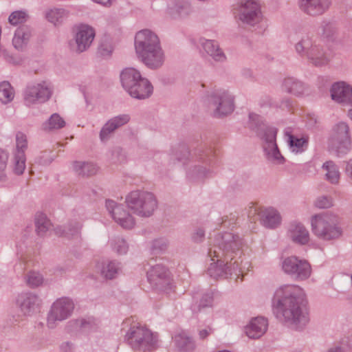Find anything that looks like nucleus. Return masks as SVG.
Returning a JSON list of instances; mask_svg holds the SVG:
<instances>
[{
  "label": "nucleus",
  "instance_id": "nucleus-59",
  "mask_svg": "<svg viewBox=\"0 0 352 352\" xmlns=\"http://www.w3.org/2000/svg\"><path fill=\"white\" fill-rule=\"evenodd\" d=\"M145 270L146 271V274H147V278H148V280L150 282V283H152L153 280V270H152V267H151V269H148L146 268V267L145 266Z\"/></svg>",
  "mask_w": 352,
  "mask_h": 352
},
{
  "label": "nucleus",
  "instance_id": "nucleus-30",
  "mask_svg": "<svg viewBox=\"0 0 352 352\" xmlns=\"http://www.w3.org/2000/svg\"><path fill=\"white\" fill-rule=\"evenodd\" d=\"M280 216L278 212L273 208H265L261 213V223L266 228H274L280 223Z\"/></svg>",
  "mask_w": 352,
  "mask_h": 352
},
{
  "label": "nucleus",
  "instance_id": "nucleus-10",
  "mask_svg": "<svg viewBox=\"0 0 352 352\" xmlns=\"http://www.w3.org/2000/svg\"><path fill=\"white\" fill-rule=\"evenodd\" d=\"M135 50L138 57L148 67L154 66V34L151 30H143L135 36Z\"/></svg>",
  "mask_w": 352,
  "mask_h": 352
},
{
  "label": "nucleus",
  "instance_id": "nucleus-1",
  "mask_svg": "<svg viewBox=\"0 0 352 352\" xmlns=\"http://www.w3.org/2000/svg\"><path fill=\"white\" fill-rule=\"evenodd\" d=\"M276 318L295 329H303L309 322L305 294L296 285H283L278 287L272 300Z\"/></svg>",
  "mask_w": 352,
  "mask_h": 352
},
{
  "label": "nucleus",
  "instance_id": "nucleus-13",
  "mask_svg": "<svg viewBox=\"0 0 352 352\" xmlns=\"http://www.w3.org/2000/svg\"><path fill=\"white\" fill-rule=\"evenodd\" d=\"M175 288L173 276L169 269L163 264L155 265V293L168 295Z\"/></svg>",
  "mask_w": 352,
  "mask_h": 352
},
{
  "label": "nucleus",
  "instance_id": "nucleus-39",
  "mask_svg": "<svg viewBox=\"0 0 352 352\" xmlns=\"http://www.w3.org/2000/svg\"><path fill=\"white\" fill-rule=\"evenodd\" d=\"M74 168L78 174L87 176L94 175L98 170L94 164L80 162H75Z\"/></svg>",
  "mask_w": 352,
  "mask_h": 352
},
{
  "label": "nucleus",
  "instance_id": "nucleus-40",
  "mask_svg": "<svg viewBox=\"0 0 352 352\" xmlns=\"http://www.w3.org/2000/svg\"><path fill=\"white\" fill-rule=\"evenodd\" d=\"M13 171L17 175L23 173L25 168V155L24 153H14L12 160Z\"/></svg>",
  "mask_w": 352,
  "mask_h": 352
},
{
  "label": "nucleus",
  "instance_id": "nucleus-58",
  "mask_svg": "<svg viewBox=\"0 0 352 352\" xmlns=\"http://www.w3.org/2000/svg\"><path fill=\"white\" fill-rule=\"evenodd\" d=\"M120 243V245L119 248L117 250L118 252L119 253H120V254L125 253L126 252V250H127V247H126L125 241H121Z\"/></svg>",
  "mask_w": 352,
  "mask_h": 352
},
{
  "label": "nucleus",
  "instance_id": "nucleus-19",
  "mask_svg": "<svg viewBox=\"0 0 352 352\" xmlns=\"http://www.w3.org/2000/svg\"><path fill=\"white\" fill-rule=\"evenodd\" d=\"M106 206L115 221L122 227L127 229H131L133 227L135 224L134 219L124 210L123 206L118 205L113 200L107 201Z\"/></svg>",
  "mask_w": 352,
  "mask_h": 352
},
{
  "label": "nucleus",
  "instance_id": "nucleus-46",
  "mask_svg": "<svg viewBox=\"0 0 352 352\" xmlns=\"http://www.w3.org/2000/svg\"><path fill=\"white\" fill-rule=\"evenodd\" d=\"M169 246V241L165 237L155 239V254H163L166 252Z\"/></svg>",
  "mask_w": 352,
  "mask_h": 352
},
{
  "label": "nucleus",
  "instance_id": "nucleus-12",
  "mask_svg": "<svg viewBox=\"0 0 352 352\" xmlns=\"http://www.w3.org/2000/svg\"><path fill=\"white\" fill-rule=\"evenodd\" d=\"M248 126L263 140V146L276 144L277 129L265 126L262 118L258 114L250 113Z\"/></svg>",
  "mask_w": 352,
  "mask_h": 352
},
{
  "label": "nucleus",
  "instance_id": "nucleus-57",
  "mask_svg": "<svg viewBox=\"0 0 352 352\" xmlns=\"http://www.w3.org/2000/svg\"><path fill=\"white\" fill-rule=\"evenodd\" d=\"M212 332V329L211 328H207L202 330H200L199 332V336L200 339H205Z\"/></svg>",
  "mask_w": 352,
  "mask_h": 352
},
{
  "label": "nucleus",
  "instance_id": "nucleus-43",
  "mask_svg": "<svg viewBox=\"0 0 352 352\" xmlns=\"http://www.w3.org/2000/svg\"><path fill=\"white\" fill-rule=\"evenodd\" d=\"M333 201L331 197L320 195L314 201V206L318 209H327L333 206Z\"/></svg>",
  "mask_w": 352,
  "mask_h": 352
},
{
  "label": "nucleus",
  "instance_id": "nucleus-45",
  "mask_svg": "<svg viewBox=\"0 0 352 352\" xmlns=\"http://www.w3.org/2000/svg\"><path fill=\"white\" fill-rule=\"evenodd\" d=\"M65 121L59 116V115L55 113L53 114L49 120L48 123L46 125V129H60L65 126Z\"/></svg>",
  "mask_w": 352,
  "mask_h": 352
},
{
  "label": "nucleus",
  "instance_id": "nucleus-33",
  "mask_svg": "<svg viewBox=\"0 0 352 352\" xmlns=\"http://www.w3.org/2000/svg\"><path fill=\"white\" fill-rule=\"evenodd\" d=\"M17 302L19 304L22 311L25 314H30L32 311H34L38 305V300L36 296L33 295L21 296Z\"/></svg>",
  "mask_w": 352,
  "mask_h": 352
},
{
  "label": "nucleus",
  "instance_id": "nucleus-55",
  "mask_svg": "<svg viewBox=\"0 0 352 352\" xmlns=\"http://www.w3.org/2000/svg\"><path fill=\"white\" fill-rule=\"evenodd\" d=\"M345 174L352 182V158L346 162Z\"/></svg>",
  "mask_w": 352,
  "mask_h": 352
},
{
  "label": "nucleus",
  "instance_id": "nucleus-4",
  "mask_svg": "<svg viewBox=\"0 0 352 352\" xmlns=\"http://www.w3.org/2000/svg\"><path fill=\"white\" fill-rule=\"evenodd\" d=\"M313 234L319 240L333 242L339 240L344 233L340 219L331 212H322L313 215L310 219Z\"/></svg>",
  "mask_w": 352,
  "mask_h": 352
},
{
  "label": "nucleus",
  "instance_id": "nucleus-36",
  "mask_svg": "<svg viewBox=\"0 0 352 352\" xmlns=\"http://www.w3.org/2000/svg\"><path fill=\"white\" fill-rule=\"evenodd\" d=\"M171 160L173 161V163H175L177 161L182 163L184 166L187 165L190 162L189 149L185 146H182L175 149L172 154Z\"/></svg>",
  "mask_w": 352,
  "mask_h": 352
},
{
  "label": "nucleus",
  "instance_id": "nucleus-47",
  "mask_svg": "<svg viewBox=\"0 0 352 352\" xmlns=\"http://www.w3.org/2000/svg\"><path fill=\"white\" fill-rule=\"evenodd\" d=\"M27 14L22 11H16L12 12L9 16V22L12 25H17L19 23L25 21Z\"/></svg>",
  "mask_w": 352,
  "mask_h": 352
},
{
  "label": "nucleus",
  "instance_id": "nucleus-35",
  "mask_svg": "<svg viewBox=\"0 0 352 352\" xmlns=\"http://www.w3.org/2000/svg\"><path fill=\"white\" fill-rule=\"evenodd\" d=\"M30 38V32L24 28H20L15 32L12 39V44L17 50L23 49L27 44Z\"/></svg>",
  "mask_w": 352,
  "mask_h": 352
},
{
  "label": "nucleus",
  "instance_id": "nucleus-52",
  "mask_svg": "<svg viewBox=\"0 0 352 352\" xmlns=\"http://www.w3.org/2000/svg\"><path fill=\"white\" fill-rule=\"evenodd\" d=\"M213 296L212 293H206L203 295L200 301V306L202 307H210L212 305Z\"/></svg>",
  "mask_w": 352,
  "mask_h": 352
},
{
  "label": "nucleus",
  "instance_id": "nucleus-8",
  "mask_svg": "<svg viewBox=\"0 0 352 352\" xmlns=\"http://www.w3.org/2000/svg\"><path fill=\"white\" fill-rule=\"evenodd\" d=\"M207 102L212 110V115L221 118L230 114L234 109V97L227 90L215 89L207 96Z\"/></svg>",
  "mask_w": 352,
  "mask_h": 352
},
{
  "label": "nucleus",
  "instance_id": "nucleus-51",
  "mask_svg": "<svg viewBox=\"0 0 352 352\" xmlns=\"http://www.w3.org/2000/svg\"><path fill=\"white\" fill-rule=\"evenodd\" d=\"M192 240L195 243H201L205 238V230L201 228L195 230L192 234Z\"/></svg>",
  "mask_w": 352,
  "mask_h": 352
},
{
  "label": "nucleus",
  "instance_id": "nucleus-27",
  "mask_svg": "<svg viewBox=\"0 0 352 352\" xmlns=\"http://www.w3.org/2000/svg\"><path fill=\"white\" fill-rule=\"evenodd\" d=\"M176 347L180 352H192L195 349V342L188 334L181 331L173 338Z\"/></svg>",
  "mask_w": 352,
  "mask_h": 352
},
{
  "label": "nucleus",
  "instance_id": "nucleus-29",
  "mask_svg": "<svg viewBox=\"0 0 352 352\" xmlns=\"http://www.w3.org/2000/svg\"><path fill=\"white\" fill-rule=\"evenodd\" d=\"M129 120V117L127 115H122L115 117L114 118L109 120L106 123L100 131V136L101 140L104 141L106 140L111 132H113L118 127L127 123Z\"/></svg>",
  "mask_w": 352,
  "mask_h": 352
},
{
  "label": "nucleus",
  "instance_id": "nucleus-61",
  "mask_svg": "<svg viewBox=\"0 0 352 352\" xmlns=\"http://www.w3.org/2000/svg\"><path fill=\"white\" fill-rule=\"evenodd\" d=\"M347 116L352 122V109L348 111Z\"/></svg>",
  "mask_w": 352,
  "mask_h": 352
},
{
  "label": "nucleus",
  "instance_id": "nucleus-49",
  "mask_svg": "<svg viewBox=\"0 0 352 352\" xmlns=\"http://www.w3.org/2000/svg\"><path fill=\"white\" fill-rule=\"evenodd\" d=\"M264 209L265 208H262L257 205L252 204L249 207L248 217L254 221L257 219V218L261 221V213Z\"/></svg>",
  "mask_w": 352,
  "mask_h": 352
},
{
  "label": "nucleus",
  "instance_id": "nucleus-6",
  "mask_svg": "<svg viewBox=\"0 0 352 352\" xmlns=\"http://www.w3.org/2000/svg\"><path fill=\"white\" fill-rule=\"evenodd\" d=\"M328 148L339 157L346 155L352 149V137L346 122H340L333 127Z\"/></svg>",
  "mask_w": 352,
  "mask_h": 352
},
{
  "label": "nucleus",
  "instance_id": "nucleus-38",
  "mask_svg": "<svg viewBox=\"0 0 352 352\" xmlns=\"http://www.w3.org/2000/svg\"><path fill=\"white\" fill-rule=\"evenodd\" d=\"M14 97V91L8 82L0 83V101L3 104L11 102Z\"/></svg>",
  "mask_w": 352,
  "mask_h": 352
},
{
  "label": "nucleus",
  "instance_id": "nucleus-5",
  "mask_svg": "<svg viewBox=\"0 0 352 352\" xmlns=\"http://www.w3.org/2000/svg\"><path fill=\"white\" fill-rule=\"evenodd\" d=\"M261 0H239L233 9L236 20L241 23L256 27L264 20Z\"/></svg>",
  "mask_w": 352,
  "mask_h": 352
},
{
  "label": "nucleus",
  "instance_id": "nucleus-11",
  "mask_svg": "<svg viewBox=\"0 0 352 352\" xmlns=\"http://www.w3.org/2000/svg\"><path fill=\"white\" fill-rule=\"evenodd\" d=\"M283 272L296 280H305L311 274V267L305 259H301L296 256L283 258L280 262Z\"/></svg>",
  "mask_w": 352,
  "mask_h": 352
},
{
  "label": "nucleus",
  "instance_id": "nucleus-9",
  "mask_svg": "<svg viewBox=\"0 0 352 352\" xmlns=\"http://www.w3.org/2000/svg\"><path fill=\"white\" fill-rule=\"evenodd\" d=\"M153 199L152 193L135 190L126 196L125 203L127 208L135 214L141 217H148L154 211Z\"/></svg>",
  "mask_w": 352,
  "mask_h": 352
},
{
  "label": "nucleus",
  "instance_id": "nucleus-20",
  "mask_svg": "<svg viewBox=\"0 0 352 352\" xmlns=\"http://www.w3.org/2000/svg\"><path fill=\"white\" fill-rule=\"evenodd\" d=\"M95 37L94 30L87 25H80L76 30V51L82 52L91 45Z\"/></svg>",
  "mask_w": 352,
  "mask_h": 352
},
{
  "label": "nucleus",
  "instance_id": "nucleus-15",
  "mask_svg": "<svg viewBox=\"0 0 352 352\" xmlns=\"http://www.w3.org/2000/svg\"><path fill=\"white\" fill-rule=\"evenodd\" d=\"M52 95V87L49 82L43 81L28 88L25 100L28 104L36 102H45Z\"/></svg>",
  "mask_w": 352,
  "mask_h": 352
},
{
  "label": "nucleus",
  "instance_id": "nucleus-2",
  "mask_svg": "<svg viewBox=\"0 0 352 352\" xmlns=\"http://www.w3.org/2000/svg\"><path fill=\"white\" fill-rule=\"evenodd\" d=\"M243 245V239L233 232L217 234L210 247L208 256L211 263L208 272L214 278L227 277L239 268L238 256Z\"/></svg>",
  "mask_w": 352,
  "mask_h": 352
},
{
  "label": "nucleus",
  "instance_id": "nucleus-37",
  "mask_svg": "<svg viewBox=\"0 0 352 352\" xmlns=\"http://www.w3.org/2000/svg\"><path fill=\"white\" fill-rule=\"evenodd\" d=\"M67 15V12L62 8H51L45 14L46 19L54 25L60 23Z\"/></svg>",
  "mask_w": 352,
  "mask_h": 352
},
{
  "label": "nucleus",
  "instance_id": "nucleus-32",
  "mask_svg": "<svg viewBox=\"0 0 352 352\" xmlns=\"http://www.w3.org/2000/svg\"><path fill=\"white\" fill-rule=\"evenodd\" d=\"M263 148L264 155L268 161L277 165L284 164L285 158L281 155L277 144L266 145L263 146Z\"/></svg>",
  "mask_w": 352,
  "mask_h": 352
},
{
  "label": "nucleus",
  "instance_id": "nucleus-17",
  "mask_svg": "<svg viewBox=\"0 0 352 352\" xmlns=\"http://www.w3.org/2000/svg\"><path fill=\"white\" fill-rule=\"evenodd\" d=\"M331 98L334 102L352 106V87L344 81L334 82L329 89Z\"/></svg>",
  "mask_w": 352,
  "mask_h": 352
},
{
  "label": "nucleus",
  "instance_id": "nucleus-3",
  "mask_svg": "<svg viewBox=\"0 0 352 352\" xmlns=\"http://www.w3.org/2000/svg\"><path fill=\"white\" fill-rule=\"evenodd\" d=\"M296 34L298 40L294 44V51L298 56L318 67L329 63V58L325 48L317 41L309 28L298 27L296 29Z\"/></svg>",
  "mask_w": 352,
  "mask_h": 352
},
{
  "label": "nucleus",
  "instance_id": "nucleus-50",
  "mask_svg": "<svg viewBox=\"0 0 352 352\" xmlns=\"http://www.w3.org/2000/svg\"><path fill=\"white\" fill-rule=\"evenodd\" d=\"M27 283L30 286L36 287L43 283V278L38 273L31 272L28 276Z\"/></svg>",
  "mask_w": 352,
  "mask_h": 352
},
{
  "label": "nucleus",
  "instance_id": "nucleus-7",
  "mask_svg": "<svg viewBox=\"0 0 352 352\" xmlns=\"http://www.w3.org/2000/svg\"><path fill=\"white\" fill-rule=\"evenodd\" d=\"M131 325L125 339L128 344L135 349L147 350L152 346L153 334L145 325L134 321L133 319H127L124 322V326Z\"/></svg>",
  "mask_w": 352,
  "mask_h": 352
},
{
  "label": "nucleus",
  "instance_id": "nucleus-22",
  "mask_svg": "<svg viewBox=\"0 0 352 352\" xmlns=\"http://www.w3.org/2000/svg\"><path fill=\"white\" fill-rule=\"evenodd\" d=\"M268 322L263 317L252 318L245 327V332L250 338L256 339L261 337L267 331Z\"/></svg>",
  "mask_w": 352,
  "mask_h": 352
},
{
  "label": "nucleus",
  "instance_id": "nucleus-54",
  "mask_svg": "<svg viewBox=\"0 0 352 352\" xmlns=\"http://www.w3.org/2000/svg\"><path fill=\"white\" fill-rule=\"evenodd\" d=\"M8 159V153L5 151L0 149V171L6 168Z\"/></svg>",
  "mask_w": 352,
  "mask_h": 352
},
{
  "label": "nucleus",
  "instance_id": "nucleus-63",
  "mask_svg": "<svg viewBox=\"0 0 352 352\" xmlns=\"http://www.w3.org/2000/svg\"><path fill=\"white\" fill-rule=\"evenodd\" d=\"M12 63H13L14 64H17V63H19V62H16V61H12Z\"/></svg>",
  "mask_w": 352,
  "mask_h": 352
},
{
  "label": "nucleus",
  "instance_id": "nucleus-56",
  "mask_svg": "<svg viewBox=\"0 0 352 352\" xmlns=\"http://www.w3.org/2000/svg\"><path fill=\"white\" fill-rule=\"evenodd\" d=\"M234 220V217L230 219L228 218V217H225L222 219L221 224L224 228H229L234 223L233 221Z\"/></svg>",
  "mask_w": 352,
  "mask_h": 352
},
{
  "label": "nucleus",
  "instance_id": "nucleus-16",
  "mask_svg": "<svg viewBox=\"0 0 352 352\" xmlns=\"http://www.w3.org/2000/svg\"><path fill=\"white\" fill-rule=\"evenodd\" d=\"M74 309L72 302L67 298L58 299L52 305L51 311L49 314L47 322L49 325H52L56 320H63L66 319Z\"/></svg>",
  "mask_w": 352,
  "mask_h": 352
},
{
  "label": "nucleus",
  "instance_id": "nucleus-28",
  "mask_svg": "<svg viewBox=\"0 0 352 352\" xmlns=\"http://www.w3.org/2000/svg\"><path fill=\"white\" fill-rule=\"evenodd\" d=\"M285 134L287 137V143L292 152L296 154L300 153L307 148L309 141L307 136L298 138L293 135L288 129L285 130Z\"/></svg>",
  "mask_w": 352,
  "mask_h": 352
},
{
  "label": "nucleus",
  "instance_id": "nucleus-23",
  "mask_svg": "<svg viewBox=\"0 0 352 352\" xmlns=\"http://www.w3.org/2000/svg\"><path fill=\"white\" fill-rule=\"evenodd\" d=\"M283 89L289 94L296 96L309 94V87L300 80L294 77L285 78L283 82Z\"/></svg>",
  "mask_w": 352,
  "mask_h": 352
},
{
  "label": "nucleus",
  "instance_id": "nucleus-18",
  "mask_svg": "<svg viewBox=\"0 0 352 352\" xmlns=\"http://www.w3.org/2000/svg\"><path fill=\"white\" fill-rule=\"evenodd\" d=\"M167 14L174 19H184L191 15L193 12L189 0H168Z\"/></svg>",
  "mask_w": 352,
  "mask_h": 352
},
{
  "label": "nucleus",
  "instance_id": "nucleus-31",
  "mask_svg": "<svg viewBox=\"0 0 352 352\" xmlns=\"http://www.w3.org/2000/svg\"><path fill=\"white\" fill-rule=\"evenodd\" d=\"M324 179L331 184H338L340 179L339 167L332 161H327L322 166Z\"/></svg>",
  "mask_w": 352,
  "mask_h": 352
},
{
  "label": "nucleus",
  "instance_id": "nucleus-14",
  "mask_svg": "<svg viewBox=\"0 0 352 352\" xmlns=\"http://www.w3.org/2000/svg\"><path fill=\"white\" fill-rule=\"evenodd\" d=\"M331 0H298L299 10L309 16H318L324 14L330 8Z\"/></svg>",
  "mask_w": 352,
  "mask_h": 352
},
{
  "label": "nucleus",
  "instance_id": "nucleus-21",
  "mask_svg": "<svg viewBox=\"0 0 352 352\" xmlns=\"http://www.w3.org/2000/svg\"><path fill=\"white\" fill-rule=\"evenodd\" d=\"M142 77L138 70L133 67H128L121 72L120 82L122 87L129 95L138 96V91L134 87Z\"/></svg>",
  "mask_w": 352,
  "mask_h": 352
},
{
  "label": "nucleus",
  "instance_id": "nucleus-41",
  "mask_svg": "<svg viewBox=\"0 0 352 352\" xmlns=\"http://www.w3.org/2000/svg\"><path fill=\"white\" fill-rule=\"evenodd\" d=\"M97 268L101 270L102 275L106 278H113L118 272V268L114 263H109L105 265H97Z\"/></svg>",
  "mask_w": 352,
  "mask_h": 352
},
{
  "label": "nucleus",
  "instance_id": "nucleus-24",
  "mask_svg": "<svg viewBox=\"0 0 352 352\" xmlns=\"http://www.w3.org/2000/svg\"><path fill=\"white\" fill-rule=\"evenodd\" d=\"M287 235L295 243L305 245L309 241V232L307 228L301 223H293L288 229Z\"/></svg>",
  "mask_w": 352,
  "mask_h": 352
},
{
  "label": "nucleus",
  "instance_id": "nucleus-25",
  "mask_svg": "<svg viewBox=\"0 0 352 352\" xmlns=\"http://www.w3.org/2000/svg\"><path fill=\"white\" fill-rule=\"evenodd\" d=\"M199 43L206 54L210 56L214 61L222 63L226 60V54L216 41L201 38Z\"/></svg>",
  "mask_w": 352,
  "mask_h": 352
},
{
  "label": "nucleus",
  "instance_id": "nucleus-48",
  "mask_svg": "<svg viewBox=\"0 0 352 352\" xmlns=\"http://www.w3.org/2000/svg\"><path fill=\"white\" fill-rule=\"evenodd\" d=\"M164 60V53L159 45L158 38L155 36V67H161L163 65Z\"/></svg>",
  "mask_w": 352,
  "mask_h": 352
},
{
  "label": "nucleus",
  "instance_id": "nucleus-62",
  "mask_svg": "<svg viewBox=\"0 0 352 352\" xmlns=\"http://www.w3.org/2000/svg\"><path fill=\"white\" fill-rule=\"evenodd\" d=\"M217 352H231V351H228V350H222V351H217Z\"/></svg>",
  "mask_w": 352,
  "mask_h": 352
},
{
  "label": "nucleus",
  "instance_id": "nucleus-44",
  "mask_svg": "<svg viewBox=\"0 0 352 352\" xmlns=\"http://www.w3.org/2000/svg\"><path fill=\"white\" fill-rule=\"evenodd\" d=\"M28 147V140L26 135L22 132H17L16 134V149L14 153H20L25 154V151Z\"/></svg>",
  "mask_w": 352,
  "mask_h": 352
},
{
  "label": "nucleus",
  "instance_id": "nucleus-53",
  "mask_svg": "<svg viewBox=\"0 0 352 352\" xmlns=\"http://www.w3.org/2000/svg\"><path fill=\"white\" fill-rule=\"evenodd\" d=\"M321 28L322 34L327 37L330 36L333 32V26L329 23L323 22L321 25Z\"/></svg>",
  "mask_w": 352,
  "mask_h": 352
},
{
  "label": "nucleus",
  "instance_id": "nucleus-26",
  "mask_svg": "<svg viewBox=\"0 0 352 352\" xmlns=\"http://www.w3.org/2000/svg\"><path fill=\"white\" fill-rule=\"evenodd\" d=\"M203 163L206 164L207 160L201 159L197 162H192L186 170V177L191 181H199L207 177L210 174V170L206 167L201 165Z\"/></svg>",
  "mask_w": 352,
  "mask_h": 352
},
{
  "label": "nucleus",
  "instance_id": "nucleus-34",
  "mask_svg": "<svg viewBox=\"0 0 352 352\" xmlns=\"http://www.w3.org/2000/svg\"><path fill=\"white\" fill-rule=\"evenodd\" d=\"M134 88L137 91H138V96H130L138 99H145L149 97L153 91V86L151 83L146 78L143 77H142L138 83H136Z\"/></svg>",
  "mask_w": 352,
  "mask_h": 352
},
{
  "label": "nucleus",
  "instance_id": "nucleus-42",
  "mask_svg": "<svg viewBox=\"0 0 352 352\" xmlns=\"http://www.w3.org/2000/svg\"><path fill=\"white\" fill-rule=\"evenodd\" d=\"M50 226L51 223L45 214L40 213L36 215V228L38 233L43 234L50 228Z\"/></svg>",
  "mask_w": 352,
  "mask_h": 352
},
{
  "label": "nucleus",
  "instance_id": "nucleus-60",
  "mask_svg": "<svg viewBox=\"0 0 352 352\" xmlns=\"http://www.w3.org/2000/svg\"><path fill=\"white\" fill-rule=\"evenodd\" d=\"M328 352H342L341 348L336 347L333 349H331Z\"/></svg>",
  "mask_w": 352,
  "mask_h": 352
}]
</instances>
